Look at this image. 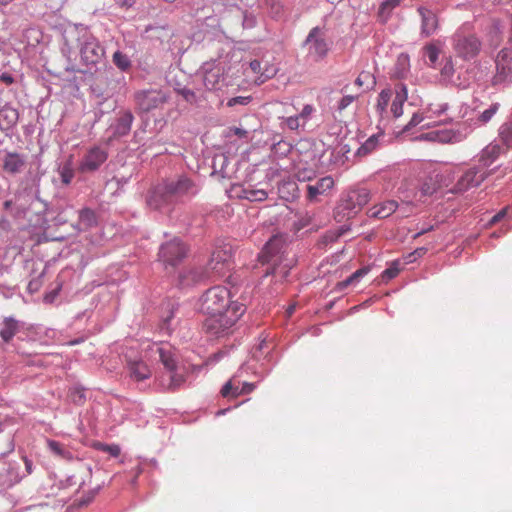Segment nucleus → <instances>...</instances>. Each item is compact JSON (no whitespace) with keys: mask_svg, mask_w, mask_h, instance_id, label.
Masks as SVG:
<instances>
[{"mask_svg":"<svg viewBox=\"0 0 512 512\" xmlns=\"http://www.w3.org/2000/svg\"><path fill=\"white\" fill-rule=\"evenodd\" d=\"M199 309L206 315L204 329L214 336H222L237 323L246 307L231 300L230 291L223 286L209 288L199 300Z\"/></svg>","mask_w":512,"mask_h":512,"instance_id":"nucleus-1","label":"nucleus"},{"mask_svg":"<svg viewBox=\"0 0 512 512\" xmlns=\"http://www.w3.org/2000/svg\"><path fill=\"white\" fill-rule=\"evenodd\" d=\"M199 191L198 185L186 175L166 179L152 188L147 195L146 203L154 210L170 209L184 199L194 197Z\"/></svg>","mask_w":512,"mask_h":512,"instance_id":"nucleus-2","label":"nucleus"},{"mask_svg":"<svg viewBox=\"0 0 512 512\" xmlns=\"http://www.w3.org/2000/svg\"><path fill=\"white\" fill-rule=\"evenodd\" d=\"M282 246L283 242L280 237L271 238L260 253L259 259L262 263H272V268L266 271V276L273 275L284 280L289 274L290 267L278 263V259L281 257H278L277 254L281 251Z\"/></svg>","mask_w":512,"mask_h":512,"instance_id":"nucleus-3","label":"nucleus"},{"mask_svg":"<svg viewBox=\"0 0 512 512\" xmlns=\"http://www.w3.org/2000/svg\"><path fill=\"white\" fill-rule=\"evenodd\" d=\"M186 254L185 244L178 239H173L160 247L158 255L165 269L168 270L169 267L174 269L185 258Z\"/></svg>","mask_w":512,"mask_h":512,"instance_id":"nucleus-4","label":"nucleus"},{"mask_svg":"<svg viewBox=\"0 0 512 512\" xmlns=\"http://www.w3.org/2000/svg\"><path fill=\"white\" fill-rule=\"evenodd\" d=\"M370 201V192L366 188H359L350 191L347 197L338 206L344 215L351 217L362 209Z\"/></svg>","mask_w":512,"mask_h":512,"instance_id":"nucleus-5","label":"nucleus"},{"mask_svg":"<svg viewBox=\"0 0 512 512\" xmlns=\"http://www.w3.org/2000/svg\"><path fill=\"white\" fill-rule=\"evenodd\" d=\"M489 174L490 172L483 169L481 166L472 167L465 171L458 179L453 191L456 193H462L472 187H477L489 176Z\"/></svg>","mask_w":512,"mask_h":512,"instance_id":"nucleus-6","label":"nucleus"},{"mask_svg":"<svg viewBox=\"0 0 512 512\" xmlns=\"http://www.w3.org/2000/svg\"><path fill=\"white\" fill-rule=\"evenodd\" d=\"M82 42L80 53L82 60L86 64H96L104 56V49L92 34H84V37L80 39Z\"/></svg>","mask_w":512,"mask_h":512,"instance_id":"nucleus-7","label":"nucleus"},{"mask_svg":"<svg viewBox=\"0 0 512 512\" xmlns=\"http://www.w3.org/2000/svg\"><path fill=\"white\" fill-rule=\"evenodd\" d=\"M454 47L460 57L470 59L478 54L481 43L475 34H457Z\"/></svg>","mask_w":512,"mask_h":512,"instance_id":"nucleus-8","label":"nucleus"},{"mask_svg":"<svg viewBox=\"0 0 512 512\" xmlns=\"http://www.w3.org/2000/svg\"><path fill=\"white\" fill-rule=\"evenodd\" d=\"M108 153L105 149L95 146L90 148L79 163V171L82 173L94 172L107 160Z\"/></svg>","mask_w":512,"mask_h":512,"instance_id":"nucleus-9","label":"nucleus"},{"mask_svg":"<svg viewBox=\"0 0 512 512\" xmlns=\"http://www.w3.org/2000/svg\"><path fill=\"white\" fill-rule=\"evenodd\" d=\"M330 42L325 34H308L303 43V48L314 60L323 58L330 49Z\"/></svg>","mask_w":512,"mask_h":512,"instance_id":"nucleus-10","label":"nucleus"},{"mask_svg":"<svg viewBox=\"0 0 512 512\" xmlns=\"http://www.w3.org/2000/svg\"><path fill=\"white\" fill-rule=\"evenodd\" d=\"M466 138V133L453 129H436L419 136L420 140L439 142L442 144L461 142Z\"/></svg>","mask_w":512,"mask_h":512,"instance_id":"nucleus-11","label":"nucleus"},{"mask_svg":"<svg viewBox=\"0 0 512 512\" xmlns=\"http://www.w3.org/2000/svg\"><path fill=\"white\" fill-rule=\"evenodd\" d=\"M495 82L512 81V48L502 49L496 59Z\"/></svg>","mask_w":512,"mask_h":512,"instance_id":"nucleus-12","label":"nucleus"},{"mask_svg":"<svg viewBox=\"0 0 512 512\" xmlns=\"http://www.w3.org/2000/svg\"><path fill=\"white\" fill-rule=\"evenodd\" d=\"M187 378V370L185 367L166 372L160 378V385L166 391L175 392L184 386Z\"/></svg>","mask_w":512,"mask_h":512,"instance_id":"nucleus-13","label":"nucleus"},{"mask_svg":"<svg viewBox=\"0 0 512 512\" xmlns=\"http://www.w3.org/2000/svg\"><path fill=\"white\" fill-rule=\"evenodd\" d=\"M165 101L166 98L160 91H142L136 94V103L144 112L157 108Z\"/></svg>","mask_w":512,"mask_h":512,"instance_id":"nucleus-14","label":"nucleus"},{"mask_svg":"<svg viewBox=\"0 0 512 512\" xmlns=\"http://www.w3.org/2000/svg\"><path fill=\"white\" fill-rule=\"evenodd\" d=\"M127 370L129 377L137 382L144 381L151 377L152 371L143 360H128Z\"/></svg>","mask_w":512,"mask_h":512,"instance_id":"nucleus-15","label":"nucleus"},{"mask_svg":"<svg viewBox=\"0 0 512 512\" xmlns=\"http://www.w3.org/2000/svg\"><path fill=\"white\" fill-rule=\"evenodd\" d=\"M333 187L334 179L331 176L322 177L316 184L307 186V198L314 201L317 196L326 194Z\"/></svg>","mask_w":512,"mask_h":512,"instance_id":"nucleus-16","label":"nucleus"},{"mask_svg":"<svg viewBox=\"0 0 512 512\" xmlns=\"http://www.w3.org/2000/svg\"><path fill=\"white\" fill-rule=\"evenodd\" d=\"M156 351L159 354V360L163 364L166 372L178 367L176 352L170 345H158Z\"/></svg>","mask_w":512,"mask_h":512,"instance_id":"nucleus-17","label":"nucleus"},{"mask_svg":"<svg viewBox=\"0 0 512 512\" xmlns=\"http://www.w3.org/2000/svg\"><path fill=\"white\" fill-rule=\"evenodd\" d=\"M502 148L497 143H489L479 154V163L483 169H486L500 156Z\"/></svg>","mask_w":512,"mask_h":512,"instance_id":"nucleus-18","label":"nucleus"},{"mask_svg":"<svg viewBox=\"0 0 512 512\" xmlns=\"http://www.w3.org/2000/svg\"><path fill=\"white\" fill-rule=\"evenodd\" d=\"M398 209V203L394 200H386L374 205L368 210L369 217L384 219L392 215Z\"/></svg>","mask_w":512,"mask_h":512,"instance_id":"nucleus-19","label":"nucleus"},{"mask_svg":"<svg viewBox=\"0 0 512 512\" xmlns=\"http://www.w3.org/2000/svg\"><path fill=\"white\" fill-rule=\"evenodd\" d=\"M418 12L421 16V32H434L438 29L439 19L432 10L419 7Z\"/></svg>","mask_w":512,"mask_h":512,"instance_id":"nucleus-20","label":"nucleus"},{"mask_svg":"<svg viewBox=\"0 0 512 512\" xmlns=\"http://www.w3.org/2000/svg\"><path fill=\"white\" fill-rule=\"evenodd\" d=\"M19 321L13 317H5L0 324V337L6 343H9L19 332Z\"/></svg>","mask_w":512,"mask_h":512,"instance_id":"nucleus-21","label":"nucleus"},{"mask_svg":"<svg viewBox=\"0 0 512 512\" xmlns=\"http://www.w3.org/2000/svg\"><path fill=\"white\" fill-rule=\"evenodd\" d=\"M407 100V89L404 84H398L395 87V96L391 105L393 116L398 118L403 114V105Z\"/></svg>","mask_w":512,"mask_h":512,"instance_id":"nucleus-22","label":"nucleus"},{"mask_svg":"<svg viewBox=\"0 0 512 512\" xmlns=\"http://www.w3.org/2000/svg\"><path fill=\"white\" fill-rule=\"evenodd\" d=\"M25 166V159L18 153H8L3 161V169L10 174L19 173Z\"/></svg>","mask_w":512,"mask_h":512,"instance_id":"nucleus-23","label":"nucleus"},{"mask_svg":"<svg viewBox=\"0 0 512 512\" xmlns=\"http://www.w3.org/2000/svg\"><path fill=\"white\" fill-rule=\"evenodd\" d=\"M133 119L134 117L130 111L123 112L115 125L114 135L117 137L127 135L131 130Z\"/></svg>","mask_w":512,"mask_h":512,"instance_id":"nucleus-24","label":"nucleus"},{"mask_svg":"<svg viewBox=\"0 0 512 512\" xmlns=\"http://www.w3.org/2000/svg\"><path fill=\"white\" fill-rule=\"evenodd\" d=\"M18 111L12 107L5 106L0 110V128L9 129L18 121Z\"/></svg>","mask_w":512,"mask_h":512,"instance_id":"nucleus-25","label":"nucleus"},{"mask_svg":"<svg viewBox=\"0 0 512 512\" xmlns=\"http://www.w3.org/2000/svg\"><path fill=\"white\" fill-rule=\"evenodd\" d=\"M232 250L231 247L223 246L215 249L212 253L209 263H224L232 265Z\"/></svg>","mask_w":512,"mask_h":512,"instance_id":"nucleus-26","label":"nucleus"},{"mask_svg":"<svg viewBox=\"0 0 512 512\" xmlns=\"http://www.w3.org/2000/svg\"><path fill=\"white\" fill-rule=\"evenodd\" d=\"M97 225V215L90 208H84L79 212V226L87 230Z\"/></svg>","mask_w":512,"mask_h":512,"instance_id":"nucleus-27","label":"nucleus"},{"mask_svg":"<svg viewBox=\"0 0 512 512\" xmlns=\"http://www.w3.org/2000/svg\"><path fill=\"white\" fill-rule=\"evenodd\" d=\"M410 69V59L407 54H400L397 58L393 75L396 78H404L408 74Z\"/></svg>","mask_w":512,"mask_h":512,"instance_id":"nucleus-28","label":"nucleus"},{"mask_svg":"<svg viewBox=\"0 0 512 512\" xmlns=\"http://www.w3.org/2000/svg\"><path fill=\"white\" fill-rule=\"evenodd\" d=\"M238 196L252 202H261L266 200L268 195L267 192L262 189L243 188Z\"/></svg>","mask_w":512,"mask_h":512,"instance_id":"nucleus-29","label":"nucleus"},{"mask_svg":"<svg viewBox=\"0 0 512 512\" xmlns=\"http://www.w3.org/2000/svg\"><path fill=\"white\" fill-rule=\"evenodd\" d=\"M401 0H384L379 7L378 17L381 22H386L391 12L400 5Z\"/></svg>","mask_w":512,"mask_h":512,"instance_id":"nucleus-30","label":"nucleus"},{"mask_svg":"<svg viewBox=\"0 0 512 512\" xmlns=\"http://www.w3.org/2000/svg\"><path fill=\"white\" fill-rule=\"evenodd\" d=\"M370 271L369 267H363L355 271L353 274H351L347 279L344 281H341L337 283V289L342 291L345 288H347L349 285L355 284L359 281L360 278L366 276Z\"/></svg>","mask_w":512,"mask_h":512,"instance_id":"nucleus-31","label":"nucleus"},{"mask_svg":"<svg viewBox=\"0 0 512 512\" xmlns=\"http://www.w3.org/2000/svg\"><path fill=\"white\" fill-rule=\"evenodd\" d=\"M499 138L506 148H512V121L503 123L499 127Z\"/></svg>","mask_w":512,"mask_h":512,"instance_id":"nucleus-32","label":"nucleus"},{"mask_svg":"<svg viewBox=\"0 0 512 512\" xmlns=\"http://www.w3.org/2000/svg\"><path fill=\"white\" fill-rule=\"evenodd\" d=\"M381 135H372L370 136L357 150L356 152V155L357 156H366L368 154H370L371 152H373L377 145H378V140H379V137Z\"/></svg>","mask_w":512,"mask_h":512,"instance_id":"nucleus-33","label":"nucleus"},{"mask_svg":"<svg viewBox=\"0 0 512 512\" xmlns=\"http://www.w3.org/2000/svg\"><path fill=\"white\" fill-rule=\"evenodd\" d=\"M393 96V91L392 90H383L379 96H378V99H377V110L380 114H382L383 112L386 111L387 107H388V104L391 100Z\"/></svg>","mask_w":512,"mask_h":512,"instance_id":"nucleus-34","label":"nucleus"},{"mask_svg":"<svg viewBox=\"0 0 512 512\" xmlns=\"http://www.w3.org/2000/svg\"><path fill=\"white\" fill-rule=\"evenodd\" d=\"M47 446L50 449V451L56 456H59L64 459H68L71 457L69 451H67L61 443L55 440H47Z\"/></svg>","mask_w":512,"mask_h":512,"instance_id":"nucleus-35","label":"nucleus"},{"mask_svg":"<svg viewBox=\"0 0 512 512\" xmlns=\"http://www.w3.org/2000/svg\"><path fill=\"white\" fill-rule=\"evenodd\" d=\"M264 6L269 10L273 18H278L283 12V5L280 0H263Z\"/></svg>","mask_w":512,"mask_h":512,"instance_id":"nucleus-36","label":"nucleus"},{"mask_svg":"<svg viewBox=\"0 0 512 512\" xmlns=\"http://www.w3.org/2000/svg\"><path fill=\"white\" fill-rule=\"evenodd\" d=\"M114 64L122 71L127 70L130 67V60L127 55L120 51H116L113 55Z\"/></svg>","mask_w":512,"mask_h":512,"instance_id":"nucleus-37","label":"nucleus"},{"mask_svg":"<svg viewBox=\"0 0 512 512\" xmlns=\"http://www.w3.org/2000/svg\"><path fill=\"white\" fill-rule=\"evenodd\" d=\"M209 266V269L218 277H224L226 276L231 268H232V265L231 264H222V263H209L208 264Z\"/></svg>","mask_w":512,"mask_h":512,"instance_id":"nucleus-38","label":"nucleus"},{"mask_svg":"<svg viewBox=\"0 0 512 512\" xmlns=\"http://www.w3.org/2000/svg\"><path fill=\"white\" fill-rule=\"evenodd\" d=\"M200 274L194 270H189L188 274L179 275V283L183 286H188L197 282L200 279Z\"/></svg>","mask_w":512,"mask_h":512,"instance_id":"nucleus-39","label":"nucleus"},{"mask_svg":"<svg viewBox=\"0 0 512 512\" xmlns=\"http://www.w3.org/2000/svg\"><path fill=\"white\" fill-rule=\"evenodd\" d=\"M315 176V171L311 168H301V167H298L296 172H295V177L299 180V181H302V182H305V181H310L314 178Z\"/></svg>","mask_w":512,"mask_h":512,"instance_id":"nucleus-40","label":"nucleus"},{"mask_svg":"<svg viewBox=\"0 0 512 512\" xmlns=\"http://www.w3.org/2000/svg\"><path fill=\"white\" fill-rule=\"evenodd\" d=\"M60 176H61V181L64 184L68 185L71 183V181L74 177V170L72 169L70 163H66L61 167Z\"/></svg>","mask_w":512,"mask_h":512,"instance_id":"nucleus-41","label":"nucleus"},{"mask_svg":"<svg viewBox=\"0 0 512 512\" xmlns=\"http://www.w3.org/2000/svg\"><path fill=\"white\" fill-rule=\"evenodd\" d=\"M499 106L500 105L498 103H493L488 109H486L480 114L478 118L479 121L482 122L483 124L489 122L492 119V117L497 113Z\"/></svg>","mask_w":512,"mask_h":512,"instance_id":"nucleus-42","label":"nucleus"},{"mask_svg":"<svg viewBox=\"0 0 512 512\" xmlns=\"http://www.w3.org/2000/svg\"><path fill=\"white\" fill-rule=\"evenodd\" d=\"M400 272L399 263L394 262L390 267L385 269L382 274L381 278L383 281H389L393 278H395Z\"/></svg>","mask_w":512,"mask_h":512,"instance_id":"nucleus-43","label":"nucleus"},{"mask_svg":"<svg viewBox=\"0 0 512 512\" xmlns=\"http://www.w3.org/2000/svg\"><path fill=\"white\" fill-rule=\"evenodd\" d=\"M95 447L100 451L109 453L113 457H118L121 452L119 445L116 444L108 445L103 443H97Z\"/></svg>","mask_w":512,"mask_h":512,"instance_id":"nucleus-44","label":"nucleus"},{"mask_svg":"<svg viewBox=\"0 0 512 512\" xmlns=\"http://www.w3.org/2000/svg\"><path fill=\"white\" fill-rule=\"evenodd\" d=\"M425 56L431 65H435L439 57V49L434 45H427L425 47Z\"/></svg>","mask_w":512,"mask_h":512,"instance_id":"nucleus-45","label":"nucleus"},{"mask_svg":"<svg viewBox=\"0 0 512 512\" xmlns=\"http://www.w3.org/2000/svg\"><path fill=\"white\" fill-rule=\"evenodd\" d=\"M256 22L257 20L253 13L249 11L243 13L242 26L244 29H253L256 26Z\"/></svg>","mask_w":512,"mask_h":512,"instance_id":"nucleus-46","label":"nucleus"},{"mask_svg":"<svg viewBox=\"0 0 512 512\" xmlns=\"http://www.w3.org/2000/svg\"><path fill=\"white\" fill-rule=\"evenodd\" d=\"M284 124L290 130H297L299 127L304 125L303 122L301 123V119L298 115L285 118Z\"/></svg>","mask_w":512,"mask_h":512,"instance_id":"nucleus-47","label":"nucleus"},{"mask_svg":"<svg viewBox=\"0 0 512 512\" xmlns=\"http://www.w3.org/2000/svg\"><path fill=\"white\" fill-rule=\"evenodd\" d=\"M315 112V108L313 105L307 104L303 107L302 111L298 115L303 124H305L311 117V115Z\"/></svg>","mask_w":512,"mask_h":512,"instance_id":"nucleus-48","label":"nucleus"},{"mask_svg":"<svg viewBox=\"0 0 512 512\" xmlns=\"http://www.w3.org/2000/svg\"><path fill=\"white\" fill-rule=\"evenodd\" d=\"M412 207H413V204H412V201L410 200V201L403 202L401 205L398 204L397 210L401 217H406L410 213H412Z\"/></svg>","mask_w":512,"mask_h":512,"instance_id":"nucleus-49","label":"nucleus"},{"mask_svg":"<svg viewBox=\"0 0 512 512\" xmlns=\"http://www.w3.org/2000/svg\"><path fill=\"white\" fill-rule=\"evenodd\" d=\"M254 389V385L251 383H244L242 388L240 389L239 386L235 388V392L233 393V398L238 397L242 394H248Z\"/></svg>","mask_w":512,"mask_h":512,"instance_id":"nucleus-50","label":"nucleus"},{"mask_svg":"<svg viewBox=\"0 0 512 512\" xmlns=\"http://www.w3.org/2000/svg\"><path fill=\"white\" fill-rule=\"evenodd\" d=\"M249 102H250V97L238 96V97L231 98L227 102V105L229 107H233V106L238 105V104L239 105H247Z\"/></svg>","mask_w":512,"mask_h":512,"instance_id":"nucleus-51","label":"nucleus"},{"mask_svg":"<svg viewBox=\"0 0 512 512\" xmlns=\"http://www.w3.org/2000/svg\"><path fill=\"white\" fill-rule=\"evenodd\" d=\"M236 387L237 386H234L231 380L228 381L221 389V395L223 397H233V393L235 392Z\"/></svg>","mask_w":512,"mask_h":512,"instance_id":"nucleus-52","label":"nucleus"},{"mask_svg":"<svg viewBox=\"0 0 512 512\" xmlns=\"http://www.w3.org/2000/svg\"><path fill=\"white\" fill-rule=\"evenodd\" d=\"M354 99L355 97L351 95L344 96L338 104V110L342 111L346 109L354 101Z\"/></svg>","mask_w":512,"mask_h":512,"instance_id":"nucleus-53","label":"nucleus"},{"mask_svg":"<svg viewBox=\"0 0 512 512\" xmlns=\"http://www.w3.org/2000/svg\"><path fill=\"white\" fill-rule=\"evenodd\" d=\"M508 207L501 209L497 214H495L491 220L489 221L490 225H493L499 221H501L507 214Z\"/></svg>","mask_w":512,"mask_h":512,"instance_id":"nucleus-54","label":"nucleus"},{"mask_svg":"<svg viewBox=\"0 0 512 512\" xmlns=\"http://www.w3.org/2000/svg\"><path fill=\"white\" fill-rule=\"evenodd\" d=\"M42 285L41 280L39 279H33L28 283V290L31 293L37 292Z\"/></svg>","mask_w":512,"mask_h":512,"instance_id":"nucleus-55","label":"nucleus"},{"mask_svg":"<svg viewBox=\"0 0 512 512\" xmlns=\"http://www.w3.org/2000/svg\"><path fill=\"white\" fill-rule=\"evenodd\" d=\"M434 191L433 188H431L430 186L424 184L421 189H420V196L418 198L419 201H421L422 197H425L427 195H430L432 194Z\"/></svg>","mask_w":512,"mask_h":512,"instance_id":"nucleus-56","label":"nucleus"},{"mask_svg":"<svg viewBox=\"0 0 512 512\" xmlns=\"http://www.w3.org/2000/svg\"><path fill=\"white\" fill-rule=\"evenodd\" d=\"M114 2L120 7L129 8L135 4L136 0H114Z\"/></svg>","mask_w":512,"mask_h":512,"instance_id":"nucleus-57","label":"nucleus"},{"mask_svg":"<svg viewBox=\"0 0 512 512\" xmlns=\"http://www.w3.org/2000/svg\"><path fill=\"white\" fill-rule=\"evenodd\" d=\"M454 69H453V65H452V62L450 60L447 61V63L445 64V66L442 68L441 72L442 74L444 75H452Z\"/></svg>","mask_w":512,"mask_h":512,"instance_id":"nucleus-58","label":"nucleus"},{"mask_svg":"<svg viewBox=\"0 0 512 512\" xmlns=\"http://www.w3.org/2000/svg\"><path fill=\"white\" fill-rule=\"evenodd\" d=\"M22 459L25 464L26 473H27V475H30L33 472L32 461L30 459H28L26 456H23Z\"/></svg>","mask_w":512,"mask_h":512,"instance_id":"nucleus-59","label":"nucleus"},{"mask_svg":"<svg viewBox=\"0 0 512 512\" xmlns=\"http://www.w3.org/2000/svg\"><path fill=\"white\" fill-rule=\"evenodd\" d=\"M0 81L7 85H10L14 82V78L8 73H2L0 75Z\"/></svg>","mask_w":512,"mask_h":512,"instance_id":"nucleus-60","label":"nucleus"},{"mask_svg":"<svg viewBox=\"0 0 512 512\" xmlns=\"http://www.w3.org/2000/svg\"><path fill=\"white\" fill-rule=\"evenodd\" d=\"M250 69L254 72V73H259L260 70H261V63L260 61L258 60H253L250 62Z\"/></svg>","mask_w":512,"mask_h":512,"instance_id":"nucleus-61","label":"nucleus"},{"mask_svg":"<svg viewBox=\"0 0 512 512\" xmlns=\"http://www.w3.org/2000/svg\"><path fill=\"white\" fill-rule=\"evenodd\" d=\"M94 495H95V493H94V492H90V496H89L87 499H85V500H79V502H78V506H85V505H88V504L92 501V499L94 498Z\"/></svg>","mask_w":512,"mask_h":512,"instance_id":"nucleus-62","label":"nucleus"},{"mask_svg":"<svg viewBox=\"0 0 512 512\" xmlns=\"http://www.w3.org/2000/svg\"><path fill=\"white\" fill-rule=\"evenodd\" d=\"M182 95L187 101H191L194 98V93L187 89L182 90Z\"/></svg>","mask_w":512,"mask_h":512,"instance_id":"nucleus-63","label":"nucleus"},{"mask_svg":"<svg viewBox=\"0 0 512 512\" xmlns=\"http://www.w3.org/2000/svg\"><path fill=\"white\" fill-rule=\"evenodd\" d=\"M421 118H418L417 115H413L412 119L410 120L409 124H408V127H412V126H415L417 125L418 123L421 122Z\"/></svg>","mask_w":512,"mask_h":512,"instance_id":"nucleus-64","label":"nucleus"}]
</instances>
